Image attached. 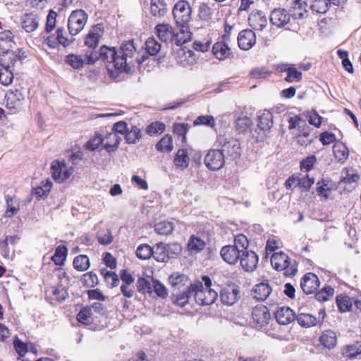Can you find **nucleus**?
I'll use <instances>...</instances> for the list:
<instances>
[{
    "label": "nucleus",
    "instance_id": "nucleus-53",
    "mask_svg": "<svg viewBox=\"0 0 361 361\" xmlns=\"http://www.w3.org/2000/svg\"><path fill=\"white\" fill-rule=\"evenodd\" d=\"M317 193L318 195L326 200L330 194L331 189L329 186V180L322 179L319 180L317 183Z\"/></svg>",
    "mask_w": 361,
    "mask_h": 361
},
{
    "label": "nucleus",
    "instance_id": "nucleus-24",
    "mask_svg": "<svg viewBox=\"0 0 361 361\" xmlns=\"http://www.w3.org/2000/svg\"><path fill=\"white\" fill-rule=\"evenodd\" d=\"M307 4L302 0H296L293 3L290 9V15L293 19H300L306 16L307 13Z\"/></svg>",
    "mask_w": 361,
    "mask_h": 361
},
{
    "label": "nucleus",
    "instance_id": "nucleus-20",
    "mask_svg": "<svg viewBox=\"0 0 361 361\" xmlns=\"http://www.w3.org/2000/svg\"><path fill=\"white\" fill-rule=\"evenodd\" d=\"M155 30L161 41L166 43L173 42L176 30L171 25L167 23L158 24Z\"/></svg>",
    "mask_w": 361,
    "mask_h": 361
},
{
    "label": "nucleus",
    "instance_id": "nucleus-52",
    "mask_svg": "<svg viewBox=\"0 0 361 361\" xmlns=\"http://www.w3.org/2000/svg\"><path fill=\"white\" fill-rule=\"evenodd\" d=\"M142 137L140 130L136 127L133 126L130 130L126 133V142L129 144H135Z\"/></svg>",
    "mask_w": 361,
    "mask_h": 361
},
{
    "label": "nucleus",
    "instance_id": "nucleus-64",
    "mask_svg": "<svg viewBox=\"0 0 361 361\" xmlns=\"http://www.w3.org/2000/svg\"><path fill=\"white\" fill-rule=\"evenodd\" d=\"M104 142V137L100 134H97L90 139L85 145V148L88 150L94 151L97 149L101 144Z\"/></svg>",
    "mask_w": 361,
    "mask_h": 361
},
{
    "label": "nucleus",
    "instance_id": "nucleus-62",
    "mask_svg": "<svg viewBox=\"0 0 361 361\" xmlns=\"http://www.w3.org/2000/svg\"><path fill=\"white\" fill-rule=\"evenodd\" d=\"M252 124V121L250 118L244 116L239 118L236 121V129L240 133L246 132Z\"/></svg>",
    "mask_w": 361,
    "mask_h": 361
},
{
    "label": "nucleus",
    "instance_id": "nucleus-56",
    "mask_svg": "<svg viewBox=\"0 0 361 361\" xmlns=\"http://www.w3.org/2000/svg\"><path fill=\"white\" fill-rule=\"evenodd\" d=\"M199 125H203L213 128L216 126L215 119L212 116H200L194 121V126Z\"/></svg>",
    "mask_w": 361,
    "mask_h": 361
},
{
    "label": "nucleus",
    "instance_id": "nucleus-22",
    "mask_svg": "<svg viewBox=\"0 0 361 361\" xmlns=\"http://www.w3.org/2000/svg\"><path fill=\"white\" fill-rule=\"evenodd\" d=\"M212 53L219 60H225L232 55L231 49L224 42H216L212 48Z\"/></svg>",
    "mask_w": 361,
    "mask_h": 361
},
{
    "label": "nucleus",
    "instance_id": "nucleus-17",
    "mask_svg": "<svg viewBox=\"0 0 361 361\" xmlns=\"http://www.w3.org/2000/svg\"><path fill=\"white\" fill-rule=\"evenodd\" d=\"M256 43L255 33L251 30H242L238 37L239 47L243 50L250 49Z\"/></svg>",
    "mask_w": 361,
    "mask_h": 361
},
{
    "label": "nucleus",
    "instance_id": "nucleus-26",
    "mask_svg": "<svg viewBox=\"0 0 361 361\" xmlns=\"http://www.w3.org/2000/svg\"><path fill=\"white\" fill-rule=\"evenodd\" d=\"M271 293V288L267 283L262 282L252 288L253 297L259 300H264Z\"/></svg>",
    "mask_w": 361,
    "mask_h": 361
},
{
    "label": "nucleus",
    "instance_id": "nucleus-29",
    "mask_svg": "<svg viewBox=\"0 0 361 361\" xmlns=\"http://www.w3.org/2000/svg\"><path fill=\"white\" fill-rule=\"evenodd\" d=\"M272 114L269 111H263L258 117V128L262 131L267 132L272 127Z\"/></svg>",
    "mask_w": 361,
    "mask_h": 361
},
{
    "label": "nucleus",
    "instance_id": "nucleus-60",
    "mask_svg": "<svg viewBox=\"0 0 361 361\" xmlns=\"http://www.w3.org/2000/svg\"><path fill=\"white\" fill-rule=\"evenodd\" d=\"M165 130V125L161 122H154L146 128V132L149 135L162 133Z\"/></svg>",
    "mask_w": 361,
    "mask_h": 361
},
{
    "label": "nucleus",
    "instance_id": "nucleus-55",
    "mask_svg": "<svg viewBox=\"0 0 361 361\" xmlns=\"http://www.w3.org/2000/svg\"><path fill=\"white\" fill-rule=\"evenodd\" d=\"M145 46L147 53L152 56L158 54L161 49V44L154 38H148Z\"/></svg>",
    "mask_w": 361,
    "mask_h": 361
},
{
    "label": "nucleus",
    "instance_id": "nucleus-23",
    "mask_svg": "<svg viewBox=\"0 0 361 361\" xmlns=\"http://www.w3.org/2000/svg\"><path fill=\"white\" fill-rule=\"evenodd\" d=\"M342 355L348 359H355L361 355V342L356 341L341 348Z\"/></svg>",
    "mask_w": 361,
    "mask_h": 361
},
{
    "label": "nucleus",
    "instance_id": "nucleus-48",
    "mask_svg": "<svg viewBox=\"0 0 361 361\" xmlns=\"http://www.w3.org/2000/svg\"><path fill=\"white\" fill-rule=\"evenodd\" d=\"M331 4L329 0H314L310 6L312 11L318 13H324L329 9V5Z\"/></svg>",
    "mask_w": 361,
    "mask_h": 361
},
{
    "label": "nucleus",
    "instance_id": "nucleus-9",
    "mask_svg": "<svg viewBox=\"0 0 361 361\" xmlns=\"http://www.w3.org/2000/svg\"><path fill=\"white\" fill-rule=\"evenodd\" d=\"M225 163V155L221 150L212 149L204 157L205 165L211 170L216 171L223 167Z\"/></svg>",
    "mask_w": 361,
    "mask_h": 361
},
{
    "label": "nucleus",
    "instance_id": "nucleus-50",
    "mask_svg": "<svg viewBox=\"0 0 361 361\" xmlns=\"http://www.w3.org/2000/svg\"><path fill=\"white\" fill-rule=\"evenodd\" d=\"M136 255L139 259H147L153 256V248L147 244H142L138 246L136 250Z\"/></svg>",
    "mask_w": 361,
    "mask_h": 361
},
{
    "label": "nucleus",
    "instance_id": "nucleus-33",
    "mask_svg": "<svg viewBox=\"0 0 361 361\" xmlns=\"http://www.w3.org/2000/svg\"><path fill=\"white\" fill-rule=\"evenodd\" d=\"M153 257L157 262H165L171 257V255L169 254L166 245L161 243L153 249Z\"/></svg>",
    "mask_w": 361,
    "mask_h": 361
},
{
    "label": "nucleus",
    "instance_id": "nucleus-3",
    "mask_svg": "<svg viewBox=\"0 0 361 361\" xmlns=\"http://www.w3.org/2000/svg\"><path fill=\"white\" fill-rule=\"evenodd\" d=\"M99 61H103L106 67L109 75L116 78L120 73L123 72L120 68V60H118V51L114 47L102 46L99 51Z\"/></svg>",
    "mask_w": 361,
    "mask_h": 361
},
{
    "label": "nucleus",
    "instance_id": "nucleus-16",
    "mask_svg": "<svg viewBox=\"0 0 361 361\" xmlns=\"http://www.w3.org/2000/svg\"><path fill=\"white\" fill-rule=\"evenodd\" d=\"M290 15L284 8L274 9L270 15V21L278 27H284L290 22Z\"/></svg>",
    "mask_w": 361,
    "mask_h": 361
},
{
    "label": "nucleus",
    "instance_id": "nucleus-21",
    "mask_svg": "<svg viewBox=\"0 0 361 361\" xmlns=\"http://www.w3.org/2000/svg\"><path fill=\"white\" fill-rule=\"evenodd\" d=\"M276 321L283 325L291 323L295 319L293 310L288 307H281L275 312Z\"/></svg>",
    "mask_w": 361,
    "mask_h": 361
},
{
    "label": "nucleus",
    "instance_id": "nucleus-32",
    "mask_svg": "<svg viewBox=\"0 0 361 361\" xmlns=\"http://www.w3.org/2000/svg\"><path fill=\"white\" fill-rule=\"evenodd\" d=\"M205 245L204 240L195 235H192L188 242V248L191 253H197L202 251Z\"/></svg>",
    "mask_w": 361,
    "mask_h": 361
},
{
    "label": "nucleus",
    "instance_id": "nucleus-10",
    "mask_svg": "<svg viewBox=\"0 0 361 361\" xmlns=\"http://www.w3.org/2000/svg\"><path fill=\"white\" fill-rule=\"evenodd\" d=\"M24 101V95L19 90H9L6 94V106L13 113L21 109Z\"/></svg>",
    "mask_w": 361,
    "mask_h": 361
},
{
    "label": "nucleus",
    "instance_id": "nucleus-37",
    "mask_svg": "<svg viewBox=\"0 0 361 361\" xmlns=\"http://www.w3.org/2000/svg\"><path fill=\"white\" fill-rule=\"evenodd\" d=\"M298 323L303 327L314 326L317 324V319L309 313H300L296 317Z\"/></svg>",
    "mask_w": 361,
    "mask_h": 361
},
{
    "label": "nucleus",
    "instance_id": "nucleus-27",
    "mask_svg": "<svg viewBox=\"0 0 361 361\" xmlns=\"http://www.w3.org/2000/svg\"><path fill=\"white\" fill-rule=\"evenodd\" d=\"M121 137L116 132L111 130L105 138H104V147L109 152H114L117 149L120 143Z\"/></svg>",
    "mask_w": 361,
    "mask_h": 361
},
{
    "label": "nucleus",
    "instance_id": "nucleus-58",
    "mask_svg": "<svg viewBox=\"0 0 361 361\" xmlns=\"http://www.w3.org/2000/svg\"><path fill=\"white\" fill-rule=\"evenodd\" d=\"M316 161L317 157L314 155L309 156L305 159H302L300 163V167L301 171L304 172L310 171L313 169Z\"/></svg>",
    "mask_w": 361,
    "mask_h": 361
},
{
    "label": "nucleus",
    "instance_id": "nucleus-51",
    "mask_svg": "<svg viewBox=\"0 0 361 361\" xmlns=\"http://www.w3.org/2000/svg\"><path fill=\"white\" fill-rule=\"evenodd\" d=\"M67 255V249L65 246H59L56 247L51 259L56 265L63 264Z\"/></svg>",
    "mask_w": 361,
    "mask_h": 361
},
{
    "label": "nucleus",
    "instance_id": "nucleus-18",
    "mask_svg": "<svg viewBox=\"0 0 361 361\" xmlns=\"http://www.w3.org/2000/svg\"><path fill=\"white\" fill-rule=\"evenodd\" d=\"M103 33L102 24L94 25L89 31L85 39V44L90 48H95L98 46L100 38Z\"/></svg>",
    "mask_w": 361,
    "mask_h": 361
},
{
    "label": "nucleus",
    "instance_id": "nucleus-11",
    "mask_svg": "<svg viewBox=\"0 0 361 361\" xmlns=\"http://www.w3.org/2000/svg\"><path fill=\"white\" fill-rule=\"evenodd\" d=\"M220 298L223 304L234 305L240 298V289L235 284H229L220 290Z\"/></svg>",
    "mask_w": 361,
    "mask_h": 361
},
{
    "label": "nucleus",
    "instance_id": "nucleus-59",
    "mask_svg": "<svg viewBox=\"0 0 361 361\" xmlns=\"http://www.w3.org/2000/svg\"><path fill=\"white\" fill-rule=\"evenodd\" d=\"M152 290L157 296L162 298H166L169 294L167 288L158 280L152 279Z\"/></svg>",
    "mask_w": 361,
    "mask_h": 361
},
{
    "label": "nucleus",
    "instance_id": "nucleus-28",
    "mask_svg": "<svg viewBox=\"0 0 361 361\" xmlns=\"http://www.w3.org/2000/svg\"><path fill=\"white\" fill-rule=\"evenodd\" d=\"M319 341L323 346L328 349H332L337 343L336 334L332 330H326L322 333Z\"/></svg>",
    "mask_w": 361,
    "mask_h": 361
},
{
    "label": "nucleus",
    "instance_id": "nucleus-44",
    "mask_svg": "<svg viewBox=\"0 0 361 361\" xmlns=\"http://www.w3.org/2000/svg\"><path fill=\"white\" fill-rule=\"evenodd\" d=\"M174 229L173 223L163 221L155 224L154 230L159 235H169Z\"/></svg>",
    "mask_w": 361,
    "mask_h": 361
},
{
    "label": "nucleus",
    "instance_id": "nucleus-35",
    "mask_svg": "<svg viewBox=\"0 0 361 361\" xmlns=\"http://www.w3.org/2000/svg\"><path fill=\"white\" fill-rule=\"evenodd\" d=\"M156 149L159 152L169 153L173 149V137L170 135H165L156 145Z\"/></svg>",
    "mask_w": 361,
    "mask_h": 361
},
{
    "label": "nucleus",
    "instance_id": "nucleus-40",
    "mask_svg": "<svg viewBox=\"0 0 361 361\" xmlns=\"http://www.w3.org/2000/svg\"><path fill=\"white\" fill-rule=\"evenodd\" d=\"M6 210L5 216L8 218L14 216L20 209V204L17 200H13V197L7 196L6 197Z\"/></svg>",
    "mask_w": 361,
    "mask_h": 361
},
{
    "label": "nucleus",
    "instance_id": "nucleus-41",
    "mask_svg": "<svg viewBox=\"0 0 361 361\" xmlns=\"http://www.w3.org/2000/svg\"><path fill=\"white\" fill-rule=\"evenodd\" d=\"M101 274L104 276L109 288L116 287L119 284L118 276L115 272L102 269L101 270Z\"/></svg>",
    "mask_w": 361,
    "mask_h": 361
},
{
    "label": "nucleus",
    "instance_id": "nucleus-34",
    "mask_svg": "<svg viewBox=\"0 0 361 361\" xmlns=\"http://www.w3.org/2000/svg\"><path fill=\"white\" fill-rule=\"evenodd\" d=\"M173 162L176 166L182 169H186L190 162L187 150L184 149H178L175 156Z\"/></svg>",
    "mask_w": 361,
    "mask_h": 361
},
{
    "label": "nucleus",
    "instance_id": "nucleus-14",
    "mask_svg": "<svg viewBox=\"0 0 361 361\" xmlns=\"http://www.w3.org/2000/svg\"><path fill=\"white\" fill-rule=\"evenodd\" d=\"M239 259L242 268L245 271H253L257 268L259 261L257 255L249 250L242 252Z\"/></svg>",
    "mask_w": 361,
    "mask_h": 361
},
{
    "label": "nucleus",
    "instance_id": "nucleus-61",
    "mask_svg": "<svg viewBox=\"0 0 361 361\" xmlns=\"http://www.w3.org/2000/svg\"><path fill=\"white\" fill-rule=\"evenodd\" d=\"M3 54H5L3 57L0 59L1 66L3 64H9L13 65L14 63L18 59V56L13 51L6 50V51H3Z\"/></svg>",
    "mask_w": 361,
    "mask_h": 361
},
{
    "label": "nucleus",
    "instance_id": "nucleus-7",
    "mask_svg": "<svg viewBox=\"0 0 361 361\" xmlns=\"http://www.w3.org/2000/svg\"><path fill=\"white\" fill-rule=\"evenodd\" d=\"M173 16L178 25H186L191 18V8L185 1H178L173 9Z\"/></svg>",
    "mask_w": 361,
    "mask_h": 361
},
{
    "label": "nucleus",
    "instance_id": "nucleus-54",
    "mask_svg": "<svg viewBox=\"0 0 361 361\" xmlns=\"http://www.w3.org/2000/svg\"><path fill=\"white\" fill-rule=\"evenodd\" d=\"M56 33L58 42L64 47L69 46L75 41L73 36L71 35L70 37L67 36L66 32L63 28H58Z\"/></svg>",
    "mask_w": 361,
    "mask_h": 361
},
{
    "label": "nucleus",
    "instance_id": "nucleus-5",
    "mask_svg": "<svg viewBox=\"0 0 361 361\" xmlns=\"http://www.w3.org/2000/svg\"><path fill=\"white\" fill-rule=\"evenodd\" d=\"M217 144L221 148L225 157L232 159H238L241 155L239 141L228 135H220L217 137Z\"/></svg>",
    "mask_w": 361,
    "mask_h": 361
},
{
    "label": "nucleus",
    "instance_id": "nucleus-19",
    "mask_svg": "<svg viewBox=\"0 0 361 361\" xmlns=\"http://www.w3.org/2000/svg\"><path fill=\"white\" fill-rule=\"evenodd\" d=\"M241 250H238L236 246L226 245L221 248V256L222 259L230 264H235L240 259Z\"/></svg>",
    "mask_w": 361,
    "mask_h": 361
},
{
    "label": "nucleus",
    "instance_id": "nucleus-31",
    "mask_svg": "<svg viewBox=\"0 0 361 361\" xmlns=\"http://www.w3.org/2000/svg\"><path fill=\"white\" fill-rule=\"evenodd\" d=\"M39 25V20L37 15L33 13L26 14L22 22V27L27 32H31L35 30Z\"/></svg>",
    "mask_w": 361,
    "mask_h": 361
},
{
    "label": "nucleus",
    "instance_id": "nucleus-57",
    "mask_svg": "<svg viewBox=\"0 0 361 361\" xmlns=\"http://www.w3.org/2000/svg\"><path fill=\"white\" fill-rule=\"evenodd\" d=\"M334 294V290L330 286H325L320 291L315 294V298L318 301L323 302L329 300Z\"/></svg>",
    "mask_w": 361,
    "mask_h": 361
},
{
    "label": "nucleus",
    "instance_id": "nucleus-39",
    "mask_svg": "<svg viewBox=\"0 0 361 361\" xmlns=\"http://www.w3.org/2000/svg\"><path fill=\"white\" fill-rule=\"evenodd\" d=\"M188 281V277L184 274L179 273H174L171 274L169 278V283L171 285L173 289H181L185 285Z\"/></svg>",
    "mask_w": 361,
    "mask_h": 361
},
{
    "label": "nucleus",
    "instance_id": "nucleus-6",
    "mask_svg": "<svg viewBox=\"0 0 361 361\" xmlns=\"http://www.w3.org/2000/svg\"><path fill=\"white\" fill-rule=\"evenodd\" d=\"M87 18L88 16L83 10L73 11L68 20V28L70 35L75 36L80 32L87 23Z\"/></svg>",
    "mask_w": 361,
    "mask_h": 361
},
{
    "label": "nucleus",
    "instance_id": "nucleus-13",
    "mask_svg": "<svg viewBox=\"0 0 361 361\" xmlns=\"http://www.w3.org/2000/svg\"><path fill=\"white\" fill-rule=\"evenodd\" d=\"M253 322L257 327H262L267 325L271 318L268 308L264 305L256 306L252 312Z\"/></svg>",
    "mask_w": 361,
    "mask_h": 361
},
{
    "label": "nucleus",
    "instance_id": "nucleus-1",
    "mask_svg": "<svg viewBox=\"0 0 361 361\" xmlns=\"http://www.w3.org/2000/svg\"><path fill=\"white\" fill-rule=\"evenodd\" d=\"M120 60V68H122L123 72H128L131 66H135L137 64H141L147 58L144 54L140 55V52H137L136 48L133 41L126 42L118 50Z\"/></svg>",
    "mask_w": 361,
    "mask_h": 361
},
{
    "label": "nucleus",
    "instance_id": "nucleus-46",
    "mask_svg": "<svg viewBox=\"0 0 361 361\" xmlns=\"http://www.w3.org/2000/svg\"><path fill=\"white\" fill-rule=\"evenodd\" d=\"M74 268L79 271H84L90 267L89 258L86 255H79L73 260Z\"/></svg>",
    "mask_w": 361,
    "mask_h": 361
},
{
    "label": "nucleus",
    "instance_id": "nucleus-8",
    "mask_svg": "<svg viewBox=\"0 0 361 361\" xmlns=\"http://www.w3.org/2000/svg\"><path fill=\"white\" fill-rule=\"evenodd\" d=\"M53 178L58 183H63L71 176L73 167H67L64 161H54L51 167Z\"/></svg>",
    "mask_w": 361,
    "mask_h": 361
},
{
    "label": "nucleus",
    "instance_id": "nucleus-25",
    "mask_svg": "<svg viewBox=\"0 0 361 361\" xmlns=\"http://www.w3.org/2000/svg\"><path fill=\"white\" fill-rule=\"evenodd\" d=\"M178 30H175V36L173 42L180 46L191 39L192 33L186 25H178Z\"/></svg>",
    "mask_w": 361,
    "mask_h": 361
},
{
    "label": "nucleus",
    "instance_id": "nucleus-43",
    "mask_svg": "<svg viewBox=\"0 0 361 361\" xmlns=\"http://www.w3.org/2000/svg\"><path fill=\"white\" fill-rule=\"evenodd\" d=\"M65 61L74 69H80L85 64V60L81 55L73 54L66 56Z\"/></svg>",
    "mask_w": 361,
    "mask_h": 361
},
{
    "label": "nucleus",
    "instance_id": "nucleus-30",
    "mask_svg": "<svg viewBox=\"0 0 361 361\" xmlns=\"http://www.w3.org/2000/svg\"><path fill=\"white\" fill-rule=\"evenodd\" d=\"M151 13L155 18H162L167 13V7L164 0H151Z\"/></svg>",
    "mask_w": 361,
    "mask_h": 361
},
{
    "label": "nucleus",
    "instance_id": "nucleus-2",
    "mask_svg": "<svg viewBox=\"0 0 361 361\" xmlns=\"http://www.w3.org/2000/svg\"><path fill=\"white\" fill-rule=\"evenodd\" d=\"M202 281H197L192 283V290L196 302L200 305L213 304L218 297L217 291L212 288V281L207 276L202 277Z\"/></svg>",
    "mask_w": 361,
    "mask_h": 361
},
{
    "label": "nucleus",
    "instance_id": "nucleus-47",
    "mask_svg": "<svg viewBox=\"0 0 361 361\" xmlns=\"http://www.w3.org/2000/svg\"><path fill=\"white\" fill-rule=\"evenodd\" d=\"M359 178V176L353 169H345L341 172V181L343 183H352L356 182Z\"/></svg>",
    "mask_w": 361,
    "mask_h": 361
},
{
    "label": "nucleus",
    "instance_id": "nucleus-36",
    "mask_svg": "<svg viewBox=\"0 0 361 361\" xmlns=\"http://www.w3.org/2000/svg\"><path fill=\"white\" fill-rule=\"evenodd\" d=\"M13 80V73L9 64H3L0 67V83L4 86L9 85Z\"/></svg>",
    "mask_w": 361,
    "mask_h": 361
},
{
    "label": "nucleus",
    "instance_id": "nucleus-42",
    "mask_svg": "<svg viewBox=\"0 0 361 361\" xmlns=\"http://www.w3.org/2000/svg\"><path fill=\"white\" fill-rule=\"evenodd\" d=\"M334 153L335 157L341 162H344L348 157V149L341 142L336 143L334 145Z\"/></svg>",
    "mask_w": 361,
    "mask_h": 361
},
{
    "label": "nucleus",
    "instance_id": "nucleus-15",
    "mask_svg": "<svg viewBox=\"0 0 361 361\" xmlns=\"http://www.w3.org/2000/svg\"><path fill=\"white\" fill-rule=\"evenodd\" d=\"M319 284L320 282L317 276L313 273L305 274L300 281V287L307 295L314 293L319 286Z\"/></svg>",
    "mask_w": 361,
    "mask_h": 361
},
{
    "label": "nucleus",
    "instance_id": "nucleus-12",
    "mask_svg": "<svg viewBox=\"0 0 361 361\" xmlns=\"http://www.w3.org/2000/svg\"><path fill=\"white\" fill-rule=\"evenodd\" d=\"M192 283L183 289H173L171 294V300L173 304L179 307H185L189 302L191 295H193L192 290Z\"/></svg>",
    "mask_w": 361,
    "mask_h": 361
},
{
    "label": "nucleus",
    "instance_id": "nucleus-4",
    "mask_svg": "<svg viewBox=\"0 0 361 361\" xmlns=\"http://www.w3.org/2000/svg\"><path fill=\"white\" fill-rule=\"evenodd\" d=\"M272 267L278 271H283L286 276H293L298 271L296 262L283 252H275L271 257Z\"/></svg>",
    "mask_w": 361,
    "mask_h": 361
},
{
    "label": "nucleus",
    "instance_id": "nucleus-49",
    "mask_svg": "<svg viewBox=\"0 0 361 361\" xmlns=\"http://www.w3.org/2000/svg\"><path fill=\"white\" fill-rule=\"evenodd\" d=\"M51 187V181L49 179H47L44 181H42L39 186H37L36 188H35V193L37 197H43L47 196Z\"/></svg>",
    "mask_w": 361,
    "mask_h": 361
},
{
    "label": "nucleus",
    "instance_id": "nucleus-38",
    "mask_svg": "<svg viewBox=\"0 0 361 361\" xmlns=\"http://www.w3.org/2000/svg\"><path fill=\"white\" fill-rule=\"evenodd\" d=\"M353 298L347 295L337 296L336 303L341 312H348L353 310Z\"/></svg>",
    "mask_w": 361,
    "mask_h": 361
},
{
    "label": "nucleus",
    "instance_id": "nucleus-63",
    "mask_svg": "<svg viewBox=\"0 0 361 361\" xmlns=\"http://www.w3.org/2000/svg\"><path fill=\"white\" fill-rule=\"evenodd\" d=\"M52 295L54 297V299L59 302L65 300L68 296V293L66 288L62 285L54 288Z\"/></svg>",
    "mask_w": 361,
    "mask_h": 361
},
{
    "label": "nucleus",
    "instance_id": "nucleus-45",
    "mask_svg": "<svg viewBox=\"0 0 361 361\" xmlns=\"http://www.w3.org/2000/svg\"><path fill=\"white\" fill-rule=\"evenodd\" d=\"M284 71L287 72L285 80L288 82H299L302 79V73L293 66L286 65Z\"/></svg>",
    "mask_w": 361,
    "mask_h": 361
}]
</instances>
